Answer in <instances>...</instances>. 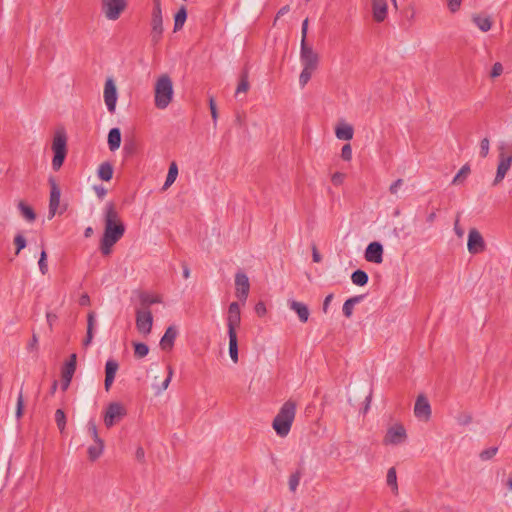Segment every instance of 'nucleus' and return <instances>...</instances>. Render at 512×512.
<instances>
[{"label": "nucleus", "mask_w": 512, "mask_h": 512, "mask_svg": "<svg viewBox=\"0 0 512 512\" xmlns=\"http://www.w3.org/2000/svg\"><path fill=\"white\" fill-rule=\"evenodd\" d=\"M104 232L100 241L101 253L105 256L112 252L113 246L123 237L125 224L120 218L116 205L106 203L103 209Z\"/></svg>", "instance_id": "nucleus-1"}, {"label": "nucleus", "mask_w": 512, "mask_h": 512, "mask_svg": "<svg viewBox=\"0 0 512 512\" xmlns=\"http://www.w3.org/2000/svg\"><path fill=\"white\" fill-rule=\"evenodd\" d=\"M296 414V403L292 400L286 401L275 416L272 427L280 437H286L294 421Z\"/></svg>", "instance_id": "nucleus-2"}, {"label": "nucleus", "mask_w": 512, "mask_h": 512, "mask_svg": "<svg viewBox=\"0 0 512 512\" xmlns=\"http://www.w3.org/2000/svg\"><path fill=\"white\" fill-rule=\"evenodd\" d=\"M173 83L167 74L161 75L154 88V102L158 109H166L173 99Z\"/></svg>", "instance_id": "nucleus-3"}, {"label": "nucleus", "mask_w": 512, "mask_h": 512, "mask_svg": "<svg viewBox=\"0 0 512 512\" xmlns=\"http://www.w3.org/2000/svg\"><path fill=\"white\" fill-rule=\"evenodd\" d=\"M499 163L493 185H498L506 176L512 165V143L502 142L498 146Z\"/></svg>", "instance_id": "nucleus-4"}, {"label": "nucleus", "mask_w": 512, "mask_h": 512, "mask_svg": "<svg viewBox=\"0 0 512 512\" xmlns=\"http://www.w3.org/2000/svg\"><path fill=\"white\" fill-rule=\"evenodd\" d=\"M54 157L52 159V168L58 171L64 163L67 155V137L64 131L55 132L52 142Z\"/></svg>", "instance_id": "nucleus-5"}, {"label": "nucleus", "mask_w": 512, "mask_h": 512, "mask_svg": "<svg viewBox=\"0 0 512 512\" xmlns=\"http://www.w3.org/2000/svg\"><path fill=\"white\" fill-rule=\"evenodd\" d=\"M128 6L127 0H101L100 8L109 21L118 20Z\"/></svg>", "instance_id": "nucleus-6"}, {"label": "nucleus", "mask_w": 512, "mask_h": 512, "mask_svg": "<svg viewBox=\"0 0 512 512\" xmlns=\"http://www.w3.org/2000/svg\"><path fill=\"white\" fill-rule=\"evenodd\" d=\"M320 57L312 45L307 42L300 43V62L302 68L317 70Z\"/></svg>", "instance_id": "nucleus-7"}, {"label": "nucleus", "mask_w": 512, "mask_h": 512, "mask_svg": "<svg viewBox=\"0 0 512 512\" xmlns=\"http://www.w3.org/2000/svg\"><path fill=\"white\" fill-rule=\"evenodd\" d=\"M127 414L126 408L120 402L110 403L104 413V424L107 428H111L118 423Z\"/></svg>", "instance_id": "nucleus-8"}, {"label": "nucleus", "mask_w": 512, "mask_h": 512, "mask_svg": "<svg viewBox=\"0 0 512 512\" xmlns=\"http://www.w3.org/2000/svg\"><path fill=\"white\" fill-rule=\"evenodd\" d=\"M407 440L406 429L402 424L396 423L387 429L383 439L385 445H400Z\"/></svg>", "instance_id": "nucleus-9"}, {"label": "nucleus", "mask_w": 512, "mask_h": 512, "mask_svg": "<svg viewBox=\"0 0 512 512\" xmlns=\"http://www.w3.org/2000/svg\"><path fill=\"white\" fill-rule=\"evenodd\" d=\"M153 316L149 308H140L136 310V327L143 334L148 335L152 330Z\"/></svg>", "instance_id": "nucleus-10"}, {"label": "nucleus", "mask_w": 512, "mask_h": 512, "mask_svg": "<svg viewBox=\"0 0 512 512\" xmlns=\"http://www.w3.org/2000/svg\"><path fill=\"white\" fill-rule=\"evenodd\" d=\"M103 97L107 110L113 114L116 110L118 94L116 84L110 77L105 81Z\"/></svg>", "instance_id": "nucleus-11"}, {"label": "nucleus", "mask_w": 512, "mask_h": 512, "mask_svg": "<svg viewBox=\"0 0 512 512\" xmlns=\"http://www.w3.org/2000/svg\"><path fill=\"white\" fill-rule=\"evenodd\" d=\"M228 335H237V328L241 324L240 305L237 302L230 303L226 318Z\"/></svg>", "instance_id": "nucleus-12"}, {"label": "nucleus", "mask_w": 512, "mask_h": 512, "mask_svg": "<svg viewBox=\"0 0 512 512\" xmlns=\"http://www.w3.org/2000/svg\"><path fill=\"white\" fill-rule=\"evenodd\" d=\"M151 42L156 45L160 42L164 27H163V15L162 11H152L151 13Z\"/></svg>", "instance_id": "nucleus-13"}, {"label": "nucleus", "mask_w": 512, "mask_h": 512, "mask_svg": "<svg viewBox=\"0 0 512 512\" xmlns=\"http://www.w3.org/2000/svg\"><path fill=\"white\" fill-rule=\"evenodd\" d=\"M485 241L481 235V233L475 229L472 228L469 230L468 233V242H467V249L469 253L471 254H478L485 250Z\"/></svg>", "instance_id": "nucleus-14"}, {"label": "nucleus", "mask_w": 512, "mask_h": 512, "mask_svg": "<svg viewBox=\"0 0 512 512\" xmlns=\"http://www.w3.org/2000/svg\"><path fill=\"white\" fill-rule=\"evenodd\" d=\"M414 414L416 418L423 421H428L431 417L430 403L428 399L422 394L419 395L416 399L414 405Z\"/></svg>", "instance_id": "nucleus-15"}, {"label": "nucleus", "mask_w": 512, "mask_h": 512, "mask_svg": "<svg viewBox=\"0 0 512 512\" xmlns=\"http://www.w3.org/2000/svg\"><path fill=\"white\" fill-rule=\"evenodd\" d=\"M235 285H236V296L242 300L243 302L246 301L249 290H250V283L247 275L243 272H238L235 275Z\"/></svg>", "instance_id": "nucleus-16"}, {"label": "nucleus", "mask_w": 512, "mask_h": 512, "mask_svg": "<svg viewBox=\"0 0 512 512\" xmlns=\"http://www.w3.org/2000/svg\"><path fill=\"white\" fill-rule=\"evenodd\" d=\"M49 184L51 187L50 200H49V218L51 219L52 217L55 216V214L59 208L61 190L53 178L49 179Z\"/></svg>", "instance_id": "nucleus-17"}, {"label": "nucleus", "mask_w": 512, "mask_h": 512, "mask_svg": "<svg viewBox=\"0 0 512 512\" xmlns=\"http://www.w3.org/2000/svg\"><path fill=\"white\" fill-rule=\"evenodd\" d=\"M365 260L370 263L380 264L383 262V246L379 242H371L364 254Z\"/></svg>", "instance_id": "nucleus-18"}, {"label": "nucleus", "mask_w": 512, "mask_h": 512, "mask_svg": "<svg viewBox=\"0 0 512 512\" xmlns=\"http://www.w3.org/2000/svg\"><path fill=\"white\" fill-rule=\"evenodd\" d=\"M372 16L375 22L381 23L387 18L388 5L386 0H372Z\"/></svg>", "instance_id": "nucleus-19"}, {"label": "nucleus", "mask_w": 512, "mask_h": 512, "mask_svg": "<svg viewBox=\"0 0 512 512\" xmlns=\"http://www.w3.org/2000/svg\"><path fill=\"white\" fill-rule=\"evenodd\" d=\"M119 369V363L115 359H108L105 364V380L104 387L106 391H109L114 380L116 373Z\"/></svg>", "instance_id": "nucleus-20"}, {"label": "nucleus", "mask_w": 512, "mask_h": 512, "mask_svg": "<svg viewBox=\"0 0 512 512\" xmlns=\"http://www.w3.org/2000/svg\"><path fill=\"white\" fill-rule=\"evenodd\" d=\"M288 306L297 314L300 322L306 323L308 321L310 312L306 304L296 300H289Z\"/></svg>", "instance_id": "nucleus-21"}, {"label": "nucleus", "mask_w": 512, "mask_h": 512, "mask_svg": "<svg viewBox=\"0 0 512 512\" xmlns=\"http://www.w3.org/2000/svg\"><path fill=\"white\" fill-rule=\"evenodd\" d=\"M178 335L175 326H169L160 340V347L163 350L170 351L174 346V341Z\"/></svg>", "instance_id": "nucleus-22"}, {"label": "nucleus", "mask_w": 512, "mask_h": 512, "mask_svg": "<svg viewBox=\"0 0 512 512\" xmlns=\"http://www.w3.org/2000/svg\"><path fill=\"white\" fill-rule=\"evenodd\" d=\"M472 22L482 32H488L492 27V20H491L490 16H483L480 14H475L472 16Z\"/></svg>", "instance_id": "nucleus-23"}, {"label": "nucleus", "mask_w": 512, "mask_h": 512, "mask_svg": "<svg viewBox=\"0 0 512 512\" xmlns=\"http://www.w3.org/2000/svg\"><path fill=\"white\" fill-rule=\"evenodd\" d=\"M121 145V131L119 128H112L108 133V147L110 151H116Z\"/></svg>", "instance_id": "nucleus-24"}, {"label": "nucleus", "mask_w": 512, "mask_h": 512, "mask_svg": "<svg viewBox=\"0 0 512 512\" xmlns=\"http://www.w3.org/2000/svg\"><path fill=\"white\" fill-rule=\"evenodd\" d=\"M336 137L340 140H351L353 138L354 130L349 124H342L335 129Z\"/></svg>", "instance_id": "nucleus-25"}, {"label": "nucleus", "mask_w": 512, "mask_h": 512, "mask_svg": "<svg viewBox=\"0 0 512 512\" xmlns=\"http://www.w3.org/2000/svg\"><path fill=\"white\" fill-rule=\"evenodd\" d=\"M98 177L103 181H110L113 177V166L109 162H103L98 167Z\"/></svg>", "instance_id": "nucleus-26"}, {"label": "nucleus", "mask_w": 512, "mask_h": 512, "mask_svg": "<svg viewBox=\"0 0 512 512\" xmlns=\"http://www.w3.org/2000/svg\"><path fill=\"white\" fill-rule=\"evenodd\" d=\"M386 483L390 487L392 493L394 495L398 494V483H397V473L394 467H391L387 471Z\"/></svg>", "instance_id": "nucleus-27"}, {"label": "nucleus", "mask_w": 512, "mask_h": 512, "mask_svg": "<svg viewBox=\"0 0 512 512\" xmlns=\"http://www.w3.org/2000/svg\"><path fill=\"white\" fill-rule=\"evenodd\" d=\"M351 280L357 286H364L368 283L369 277L365 271L358 269L352 273Z\"/></svg>", "instance_id": "nucleus-28"}, {"label": "nucleus", "mask_w": 512, "mask_h": 512, "mask_svg": "<svg viewBox=\"0 0 512 512\" xmlns=\"http://www.w3.org/2000/svg\"><path fill=\"white\" fill-rule=\"evenodd\" d=\"M186 18H187V11H186V8L184 6H182L178 10V12L175 14V18H174V31L175 32L182 29V27L184 26V23L186 21Z\"/></svg>", "instance_id": "nucleus-29"}, {"label": "nucleus", "mask_w": 512, "mask_h": 512, "mask_svg": "<svg viewBox=\"0 0 512 512\" xmlns=\"http://www.w3.org/2000/svg\"><path fill=\"white\" fill-rule=\"evenodd\" d=\"M362 299V296H354L352 298H349L347 299L344 304H343V314L347 317V318H350L352 316V313H353V308L355 306V304L359 303Z\"/></svg>", "instance_id": "nucleus-30"}, {"label": "nucleus", "mask_w": 512, "mask_h": 512, "mask_svg": "<svg viewBox=\"0 0 512 512\" xmlns=\"http://www.w3.org/2000/svg\"><path fill=\"white\" fill-rule=\"evenodd\" d=\"M69 368H71V365L69 366ZM74 373H75L74 370H71V369H68V368H65V367L62 368V371H61V377H62L61 388H62L63 391H66L69 388Z\"/></svg>", "instance_id": "nucleus-31"}, {"label": "nucleus", "mask_w": 512, "mask_h": 512, "mask_svg": "<svg viewBox=\"0 0 512 512\" xmlns=\"http://www.w3.org/2000/svg\"><path fill=\"white\" fill-rule=\"evenodd\" d=\"M18 208L21 212V215L29 222H33L36 219V214L34 210L28 206L25 202L20 201L18 203Z\"/></svg>", "instance_id": "nucleus-32"}, {"label": "nucleus", "mask_w": 512, "mask_h": 512, "mask_svg": "<svg viewBox=\"0 0 512 512\" xmlns=\"http://www.w3.org/2000/svg\"><path fill=\"white\" fill-rule=\"evenodd\" d=\"M178 175V167L175 162L171 163L169 166L168 174L165 180V183L163 185V189L166 190L168 187H170L176 180Z\"/></svg>", "instance_id": "nucleus-33"}, {"label": "nucleus", "mask_w": 512, "mask_h": 512, "mask_svg": "<svg viewBox=\"0 0 512 512\" xmlns=\"http://www.w3.org/2000/svg\"><path fill=\"white\" fill-rule=\"evenodd\" d=\"M104 449L103 440L95 441V445L88 448V455L90 460L94 461L100 457Z\"/></svg>", "instance_id": "nucleus-34"}, {"label": "nucleus", "mask_w": 512, "mask_h": 512, "mask_svg": "<svg viewBox=\"0 0 512 512\" xmlns=\"http://www.w3.org/2000/svg\"><path fill=\"white\" fill-rule=\"evenodd\" d=\"M229 336V355L234 363L238 362V340L237 335Z\"/></svg>", "instance_id": "nucleus-35"}, {"label": "nucleus", "mask_w": 512, "mask_h": 512, "mask_svg": "<svg viewBox=\"0 0 512 512\" xmlns=\"http://www.w3.org/2000/svg\"><path fill=\"white\" fill-rule=\"evenodd\" d=\"M249 87H250V84H249V81H248V72L244 71L240 75V81H239V84H238L237 89H236V95H238L240 93L247 92Z\"/></svg>", "instance_id": "nucleus-36"}, {"label": "nucleus", "mask_w": 512, "mask_h": 512, "mask_svg": "<svg viewBox=\"0 0 512 512\" xmlns=\"http://www.w3.org/2000/svg\"><path fill=\"white\" fill-rule=\"evenodd\" d=\"M55 422L61 433L65 431L66 428V415L62 409H57L55 412Z\"/></svg>", "instance_id": "nucleus-37"}, {"label": "nucleus", "mask_w": 512, "mask_h": 512, "mask_svg": "<svg viewBox=\"0 0 512 512\" xmlns=\"http://www.w3.org/2000/svg\"><path fill=\"white\" fill-rule=\"evenodd\" d=\"M167 372H168L167 377L162 382V384L160 386H154L155 389H156V393L157 394H160L163 391H165L168 388V386H169V384L171 382V379H172V376H173V368L171 366H168L167 367Z\"/></svg>", "instance_id": "nucleus-38"}, {"label": "nucleus", "mask_w": 512, "mask_h": 512, "mask_svg": "<svg viewBox=\"0 0 512 512\" xmlns=\"http://www.w3.org/2000/svg\"><path fill=\"white\" fill-rule=\"evenodd\" d=\"M470 173V167L468 164L462 166V168L458 171L455 177L452 180V184H458L462 182Z\"/></svg>", "instance_id": "nucleus-39"}, {"label": "nucleus", "mask_w": 512, "mask_h": 512, "mask_svg": "<svg viewBox=\"0 0 512 512\" xmlns=\"http://www.w3.org/2000/svg\"><path fill=\"white\" fill-rule=\"evenodd\" d=\"M149 353V347L145 343L134 344V355L137 358H143Z\"/></svg>", "instance_id": "nucleus-40"}, {"label": "nucleus", "mask_w": 512, "mask_h": 512, "mask_svg": "<svg viewBox=\"0 0 512 512\" xmlns=\"http://www.w3.org/2000/svg\"><path fill=\"white\" fill-rule=\"evenodd\" d=\"M301 476H302V473L299 470H297L295 473L290 475L289 482H288L290 491H292V492L296 491V489L299 485Z\"/></svg>", "instance_id": "nucleus-41"}, {"label": "nucleus", "mask_w": 512, "mask_h": 512, "mask_svg": "<svg viewBox=\"0 0 512 512\" xmlns=\"http://www.w3.org/2000/svg\"><path fill=\"white\" fill-rule=\"evenodd\" d=\"M315 71L316 70L302 68V71L299 76V84L301 87H304L309 82Z\"/></svg>", "instance_id": "nucleus-42"}, {"label": "nucleus", "mask_w": 512, "mask_h": 512, "mask_svg": "<svg viewBox=\"0 0 512 512\" xmlns=\"http://www.w3.org/2000/svg\"><path fill=\"white\" fill-rule=\"evenodd\" d=\"M161 299L158 296H153L151 294L144 293L141 295V303L142 305L149 306L151 304L160 303Z\"/></svg>", "instance_id": "nucleus-43"}, {"label": "nucleus", "mask_w": 512, "mask_h": 512, "mask_svg": "<svg viewBox=\"0 0 512 512\" xmlns=\"http://www.w3.org/2000/svg\"><path fill=\"white\" fill-rule=\"evenodd\" d=\"M14 244L16 246V255L20 253L21 250H23L26 247V239L22 234H17L14 237Z\"/></svg>", "instance_id": "nucleus-44"}, {"label": "nucleus", "mask_w": 512, "mask_h": 512, "mask_svg": "<svg viewBox=\"0 0 512 512\" xmlns=\"http://www.w3.org/2000/svg\"><path fill=\"white\" fill-rule=\"evenodd\" d=\"M497 451H498L497 447H490L488 449H485L480 453V455H479L480 459L483 461L490 460L491 458H493L496 455Z\"/></svg>", "instance_id": "nucleus-45"}, {"label": "nucleus", "mask_w": 512, "mask_h": 512, "mask_svg": "<svg viewBox=\"0 0 512 512\" xmlns=\"http://www.w3.org/2000/svg\"><path fill=\"white\" fill-rule=\"evenodd\" d=\"M489 150H490V141L487 137L483 138L481 141H480V156L482 158H486L489 154Z\"/></svg>", "instance_id": "nucleus-46"}, {"label": "nucleus", "mask_w": 512, "mask_h": 512, "mask_svg": "<svg viewBox=\"0 0 512 512\" xmlns=\"http://www.w3.org/2000/svg\"><path fill=\"white\" fill-rule=\"evenodd\" d=\"M87 431L90 434V436L93 438L94 441L102 440L98 435V430L95 422L93 420H90L87 424Z\"/></svg>", "instance_id": "nucleus-47"}, {"label": "nucleus", "mask_w": 512, "mask_h": 512, "mask_svg": "<svg viewBox=\"0 0 512 512\" xmlns=\"http://www.w3.org/2000/svg\"><path fill=\"white\" fill-rule=\"evenodd\" d=\"M47 254H46V251L45 250H42L41 251V254H40V258H39V261H38V265H39V269L41 271V273L43 275H45L48 271V266H47Z\"/></svg>", "instance_id": "nucleus-48"}, {"label": "nucleus", "mask_w": 512, "mask_h": 512, "mask_svg": "<svg viewBox=\"0 0 512 512\" xmlns=\"http://www.w3.org/2000/svg\"><path fill=\"white\" fill-rule=\"evenodd\" d=\"M23 409H24V399H23L22 391H20L18 398H17V405H16V417L18 419L22 417Z\"/></svg>", "instance_id": "nucleus-49"}, {"label": "nucleus", "mask_w": 512, "mask_h": 512, "mask_svg": "<svg viewBox=\"0 0 512 512\" xmlns=\"http://www.w3.org/2000/svg\"><path fill=\"white\" fill-rule=\"evenodd\" d=\"M341 157L345 161H350L352 158V148L350 144H345L341 150Z\"/></svg>", "instance_id": "nucleus-50"}, {"label": "nucleus", "mask_w": 512, "mask_h": 512, "mask_svg": "<svg viewBox=\"0 0 512 512\" xmlns=\"http://www.w3.org/2000/svg\"><path fill=\"white\" fill-rule=\"evenodd\" d=\"M503 73V65L500 62L494 63L491 69L490 76L492 78H496Z\"/></svg>", "instance_id": "nucleus-51"}, {"label": "nucleus", "mask_w": 512, "mask_h": 512, "mask_svg": "<svg viewBox=\"0 0 512 512\" xmlns=\"http://www.w3.org/2000/svg\"><path fill=\"white\" fill-rule=\"evenodd\" d=\"M462 0H447V6L451 13H455L460 9Z\"/></svg>", "instance_id": "nucleus-52"}, {"label": "nucleus", "mask_w": 512, "mask_h": 512, "mask_svg": "<svg viewBox=\"0 0 512 512\" xmlns=\"http://www.w3.org/2000/svg\"><path fill=\"white\" fill-rule=\"evenodd\" d=\"M96 325V316L93 311L89 312L87 315V330L94 331Z\"/></svg>", "instance_id": "nucleus-53"}, {"label": "nucleus", "mask_w": 512, "mask_h": 512, "mask_svg": "<svg viewBox=\"0 0 512 512\" xmlns=\"http://www.w3.org/2000/svg\"><path fill=\"white\" fill-rule=\"evenodd\" d=\"M209 108H210V112H211V117L214 121V124L216 125L217 119H218V112H217V107H216V104H215V101L213 98H210V100H209Z\"/></svg>", "instance_id": "nucleus-54"}, {"label": "nucleus", "mask_w": 512, "mask_h": 512, "mask_svg": "<svg viewBox=\"0 0 512 512\" xmlns=\"http://www.w3.org/2000/svg\"><path fill=\"white\" fill-rule=\"evenodd\" d=\"M345 179V174L344 173H341V172H335L332 177H331V181L334 185L336 186H339L343 183Z\"/></svg>", "instance_id": "nucleus-55"}, {"label": "nucleus", "mask_w": 512, "mask_h": 512, "mask_svg": "<svg viewBox=\"0 0 512 512\" xmlns=\"http://www.w3.org/2000/svg\"><path fill=\"white\" fill-rule=\"evenodd\" d=\"M403 185V179H397L395 182H393L390 187L389 191L392 195H397L400 187Z\"/></svg>", "instance_id": "nucleus-56"}, {"label": "nucleus", "mask_w": 512, "mask_h": 512, "mask_svg": "<svg viewBox=\"0 0 512 512\" xmlns=\"http://www.w3.org/2000/svg\"><path fill=\"white\" fill-rule=\"evenodd\" d=\"M308 25H309V20H308V18H306L302 22V27H301V43L307 42Z\"/></svg>", "instance_id": "nucleus-57"}, {"label": "nucleus", "mask_w": 512, "mask_h": 512, "mask_svg": "<svg viewBox=\"0 0 512 512\" xmlns=\"http://www.w3.org/2000/svg\"><path fill=\"white\" fill-rule=\"evenodd\" d=\"M76 364L77 356L76 354H71L69 360L65 363L63 367L70 369L69 366L71 365V370L76 371Z\"/></svg>", "instance_id": "nucleus-58"}, {"label": "nucleus", "mask_w": 512, "mask_h": 512, "mask_svg": "<svg viewBox=\"0 0 512 512\" xmlns=\"http://www.w3.org/2000/svg\"><path fill=\"white\" fill-rule=\"evenodd\" d=\"M266 306L263 302H258L255 306V312L259 315V316H263L266 314Z\"/></svg>", "instance_id": "nucleus-59"}, {"label": "nucleus", "mask_w": 512, "mask_h": 512, "mask_svg": "<svg viewBox=\"0 0 512 512\" xmlns=\"http://www.w3.org/2000/svg\"><path fill=\"white\" fill-rule=\"evenodd\" d=\"M472 421V416L470 414H463L458 418V422L461 425H468Z\"/></svg>", "instance_id": "nucleus-60"}, {"label": "nucleus", "mask_w": 512, "mask_h": 512, "mask_svg": "<svg viewBox=\"0 0 512 512\" xmlns=\"http://www.w3.org/2000/svg\"><path fill=\"white\" fill-rule=\"evenodd\" d=\"M454 232H455V234H456L459 238L463 237V235H464V230H463V228L459 225V219H458V218L456 219V221H455V223H454Z\"/></svg>", "instance_id": "nucleus-61"}, {"label": "nucleus", "mask_w": 512, "mask_h": 512, "mask_svg": "<svg viewBox=\"0 0 512 512\" xmlns=\"http://www.w3.org/2000/svg\"><path fill=\"white\" fill-rule=\"evenodd\" d=\"M332 299H333V294H328L325 297L324 302H323V307H322L324 313L328 312V307H329Z\"/></svg>", "instance_id": "nucleus-62"}, {"label": "nucleus", "mask_w": 512, "mask_h": 512, "mask_svg": "<svg viewBox=\"0 0 512 512\" xmlns=\"http://www.w3.org/2000/svg\"><path fill=\"white\" fill-rule=\"evenodd\" d=\"M46 319L49 327L52 328L54 322L57 320V315L52 312H47Z\"/></svg>", "instance_id": "nucleus-63"}, {"label": "nucleus", "mask_w": 512, "mask_h": 512, "mask_svg": "<svg viewBox=\"0 0 512 512\" xmlns=\"http://www.w3.org/2000/svg\"><path fill=\"white\" fill-rule=\"evenodd\" d=\"M94 331L87 330L86 338L83 341L84 346H89L92 343Z\"/></svg>", "instance_id": "nucleus-64"}]
</instances>
